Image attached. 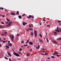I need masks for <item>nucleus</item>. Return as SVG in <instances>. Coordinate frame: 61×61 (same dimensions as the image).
Listing matches in <instances>:
<instances>
[{
  "label": "nucleus",
  "mask_w": 61,
  "mask_h": 61,
  "mask_svg": "<svg viewBox=\"0 0 61 61\" xmlns=\"http://www.w3.org/2000/svg\"><path fill=\"white\" fill-rule=\"evenodd\" d=\"M34 33H35V36L36 37H37V31L36 30H34Z\"/></svg>",
  "instance_id": "nucleus-1"
},
{
  "label": "nucleus",
  "mask_w": 61,
  "mask_h": 61,
  "mask_svg": "<svg viewBox=\"0 0 61 61\" xmlns=\"http://www.w3.org/2000/svg\"><path fill=\"white\" fill-rule=\"evenodd\" d=\"M59 30H56V32H61V29H59Z\"/></svg>",
  "instance_id": "nucleus-2"
},
{
  "label": "nucleus",
  "mask_w": 61,
  "mask_h": 61,
  "mask_svg": "<svg viewBox=\"0 0 61 61\" xmlns=\"http://www.w3.org/2000/svg\"><path fill=\"white\" fill-rule=\"evenodd\" d=\"M14 55H15V56H20V55H19L18 54H13Z\"/></svg>",
  "instance_id": "nucleus-3"
},
{
  "label": "nucleus",
  "mask_w": 61,
  "mask_h": 61,
  "mask_svg": "<svg viewBox=\"0 0 61 61\" xmlns=\"http://www.w3.org/2000/svg\"><path fill=\"white\" fill-rule=\"evenodd\" d=\"M52 42L53 43H54V44H57V42L56 41H53Z\"/></svg>",
  "instance_id": "nucleus-4"
},
{
  "label": "nucleus",
  "mask_w": 61,
  "mask_h": 61,
  "mask_svg": "<svg viewBox=\"0 0 61 61\" xmlns=\"http://www.w3.org/2000/svg\"><path fill=\"white\" fill-rule=\"evenodd\" d=\"M27 24V23H25V22H23L22 23V24L24 26L25 25H26Z\"/></svg>",
  "instance_id": "nucleus-5"
},
{
  "label": "nucleus",
  "mask_w": 61,
  "mask_h": 61,
  "mask_svg": "<svg viewBox=\"0 0 61 61\" xmlns=\"http://www.w3.org/2000/svg\"><path fill=\"white\" fill-rule=\"evenodd\" d=\"M39 40L40 41V42L41 43H44V41H43L42 40H40V39H39Z\"/></svg>",
  "instance_id": "nucleus-6"
},
{
  "label": "nucleus",
  "mask_w": 61,
  "mask_h": 61,
  "mask_svg": "<svg viewBox=\"0 0 61 61\" xmlns=\"http://www.w3.org/2000/svg\"><path fill=\"white\" fill-rule=\"evenodd\" d=\"M8 45L9 46H12V44L10 43H9V44H8Z\"/></svg>",
  "instance_id": "nucleus-7"
},
{
  "label": "nucleus",
  "mask_w": 61,
  "mask_h": 61,
  "mask_svg": "<svg viewBox=\"0 0 61 61\" xmlns=\"http://www.w3.org/2000/svg\"><path fill=\"white\" fill-rule=\"evenodd\" d=\"M14 36L13 35L12 36V37H11V41H13V39H14Z\"/></svg>",
  "instance_id": "nucleus-8"
},
{
  "label": "nucleus",
  "mask_w": 61,
  "mask_h": 61,
  "mask_svg": "<svg viewBox=\"0 0 61 61\" xmlns=\"http://www.w3.org/2000/svg\"><path fill=\"white\" fill-rule=\"evenodd\" d=\"M29 43L30 45H33V42L31 41L29 42Z\"/></svg>",
  "instance_id": "nucleus-9"
},
{
  "label": "nucleus",
  "mask_w": 61,
  "mask_h": 61,
  "mask_svg": "<svg viewBox=\"0 0 61 61\" xmlns=\"http://www.w3.org/2000/svg\"><path fill=\"white\" fill-rule=\"evenodd\" d=\"M31 35V36H33V35H34V34L33 33V32H31L30 33Z\"/></svg>",
  "instance_id": "nucleus-10"
},
{
  "label": "nucleus",
  "mask_w": 61,
  "mask_h": 61,
  "mask_svg": "<svg viewBox=\"0 0 61 61\" xmlns=\"http://www.w3.org/2000/svg\"><path fill=\"white\" fill-rule=\"evenodd\" d=\"M11 14L12 15H15V13H11Z\"/></svg>",
  "instance_id": "nucleus-11"
},
{
  "label": "nucleus",
  "mask_w": 61,
  "mask_h": 61,
  "mask_svg": "<svg viewBox=\"0 0 61 61\" xmlns=\"http://www.w3.org/2000/svg\"><path fill=\"white\" fill-rule=\"evenodd\" d=\"M5 46H6V47H7V48H9V46H8L5 45Z\"/></svg>",
  "instance_id": "nucleus-12"
},
{
  "label": "nucleus",
  "mask_w": 61,
  "mask_h": 61,
  "mask_svg": "<svg viewBox=\"0 0 61 61\" xmlns=\"http://www.w3.org/2000/svg\"><path fill=\"white\" fill-rule=\"evenodd\" d=\"M41 55H46H46H47L48 54H41Z\"/></svg>",
  "instance_id": "nucleus-13"
},
{
  "label": "nucleus",
  "mask_w": 61,
  "mask_h": 61,
  "mask_svg": "<svg viewBox=\"0 0 61 61\" xmlns=\"http://www.w3.org/2000/svg\"><path fill=\"white\" fill-rule=\"evenodd\" d=\"M28 29H29V30H33V29H30L29 28H28Z\"/></svg>",
  "instance_id": "nucleus-14"
},
{
  "label": "nucleus",
  "mask_w": 61,
  "mask_h": 61,
  "mask_svg": "<svg viewBox=\"0 0 61 61\" xmlns=\"http://www.w3.org/2000/svg\"><path fill=\"white\" fill-rule=\"evenodd\" d=\"M30 54H27L26 55L27 56H30Z\"/></svg>",
  "instance_id": "nucleus-15"
},
{
  "label": "nucleus",
  "mask_w": 61,
  "mask_h": 61,
  "mask_svg": "<svg viewBox=\"0 0 61 61\" xmlns=\"http://www.w3.org/2000/svg\"><path fill=\"white\" fill-rule=\"evenodd\" d=\"M28 42H29V40H28L27 41V42H26L25 44H27V43H28Z\"/></svg>",
  "instance_id": "nucleus-16"
},
{
  "label": "nucleus",
  "mask_w": 61,
  "mask_h": 61,
  "mask_svg": "<svg viewBox=\"0 0 61 61\" xmlns=\"http://www.w3.org/2000/svg\"><path fill=\"white\" fill-rule=\"evenodd\" d=\"M18 17L20 19L21 18H22V16H18Z\"/></svg>",
  "instance_id": "nucleus-17"
},
{
  "label": "nucleus",
  "mask_w": 61,
  "mask_h": 61,
  "mask_svg": "<svg viewBox=\"0 0 61 61\" xmlns=\"http://www.w3.org/2000/svg\"><path fill=\"white\" fill-rule=\"evenodd\" d=\"M19 11H17V13H16V14H17V15H19Z\"/></svg>",
  "instance_id": "nucleus-18"
},
{
  "label": "nucleus",
  "mask_w": 61,
  "mask_h": 61,
  "mask_svg": "<svg viewBox=\"0 0 61 61\" xmlns=\"http://www.w3.org/2000/svg\"><path fill=\"white\" fill-rule=\"evenodd\" d=\"M54 53L55 54H58V53L56 51H54Z\"/></svg>",
  "instance_id": "nucleus-19"
},
{
  "label": "nucleus",
  "mask_w": 61,
  "mask_h": 61,
  "mask_svg": "<svg viewBox=\"0 0 61 61\" xmlns=\"http://www.w3.org/2000/svg\"><path fill=\"white\" fill-rule=\"evenodd\" d=\"M40 36L41 37H42V35H41V33H40Z\"/></svg>",
  "instance_id": "nucleus-20"
},
{
  "label": "nucleus",
  "mask_w": 61,
  "mask_h": 61,
  "mask_svg": "<svg viewBox=\"0 0 61 61\" xmlns=\"http://www.w3.org/2000/svg\"><path fill=\"white\" fill-rule=\"evenodd\" d=\"M6 20H7L8 21V22H10V20H9L8 19H7V18L6 19Z\"/></svg>",
  "instance_id": "nucleus-21"
},
{
  "label": "nucleus",
  "mask_w": 61,
  "mask_h": 61,
  "mask_svg": "<svg viewBox=\"0 0 61 61\" xmlns=\"http://www.w3.org/2000/svg\"><path fill=\"white\" fill-rule=\"evenodd\" d=\"M12 23V21H10L9 22V23L10 25H11V24Z\"/></svg>",
  "instance_id": "nucleus-22"
},
{
  "label": "nucleus",
  "mask_w": 61,
  "mask_h": 61,
  "mask_svg": "<svg viewBox=\"0 0 61 61\" xmlns=\"http://www.w3.org/2000/svg\"><path fill=\"white\" fill-rule=\"evenodd\" d=\"M11 25V24L9 23L8 24V26H10Z\"/></svg>",
  "instance_id": "nucleus-23"
},
{
  "label": "nucleus",
  "mask_w": 61,
  "mask_h": 61,
  "mask_svg": "<svg viewBox=\"0 0 61 61\" xmlns=\"http://www.w3.org/2000/svg\"><path fill=\"white\" fill-rule=\"evenodd\" d=\"M0 10H4V9L3 8H0Z\"/></svg>",
  "instance_id": "nucleus-24"
},
{
  "label": "nucleus",
  "mask_w": 61,
  "mask_h": 61,
  "mask_svg": "<svg viewBox=\"0 0 61 61\" xmlns=\"http://www.w3.org/2000/svg\"><path fill=\"white\" fill-rule=\"evenodd\" d=\"M28 46V45L26 44V45H23L24 46Z\"/></svg>",
  "instance_id": "nucleus-25"
},
{
  "label": "nucleus",
  "mask_w": 61,
  "mask_h": 61,
  "mask_svg": "<svg viewBox=\"0 0 61 61\" xmlns=\"http://www.w3.org/2000/svg\"><path fill=\"white\" fill-rule=\"evenodd\" d=\"M5 57V58L6 59H7V60L8 59L6 57Z\"/></svg>",
  "instance_id": "nucleus-26"
},
{
  "label": "nucleus",
  "mask_w": 61,
  "mask_h": 61,
  "mask_svg": "<svg viewBox=\"0 0 61 61\" xmlns=\"http://www.w3.org/2000/svg\"><path fill=\"white\" fill-rule=\"evenodd\" d=\"M46 40L47 41V42H49V41H48V38H46Z\"/></svg>",
  "instance_id": "nucleus-27"
},
{
  "label": "nucleus",
  "mask_w": 61,
  "mask_h": 61,
  "mask_svg": "<svg viewBox=\"0 0 61 61\" xmlns=\"http://www.w3.org/2000/svg\"><path fill=\"white\" fill-rule=\"evenodd\" d=\"M25 14H24L22 15V16H25Z\"/></svg>",
  "instance_id": "nucleus-28"
},
{
  "label": "nucleus",
  "mask_w": 61,
  "mask_h": 61,
  "mask_svg": "<svg viewBox=\"0 0 61 61\" xmlns=\"http://www.w3.org/2000/svg\"><path fill=\"white\" fill-rule=\"evenodd\" d=\"M19 49L20 51H21L22 50V49L21 48H20Z\"/></svg>",
  "instance_id": "nucleus-29"
},
{
  "label": "nucleus",
  "mask_w": 61,
  "mask_h": 61,
  "mask_svg": "<svg viewBox=\"0 0 61 61\" xmlns=\"http://www.w3.org/2000/svg\"><path fill=\"white\" fill-rule=\"evenodd\" d=\"M8 55L9 56H11V55L10 54H8Z\"/></svg>",
  "instance_id": "nucleus-30"
},
{
  "label": "nucleus",
  "mask_w": 61,
  "mask_h": 61,
  "mask_svg": "<svg viewBox=\"0 0 61 61\" xmlns=\"http://www.w3.org/2000/svg\"><path fill=\"white\" fill-rule=\"evenodd\" d=\"M24 41H21V43H24Z\"/></svg>",
  "instance_id": "nucleus-31"
},
{
  "label": "nucleus",
  "mask_w": 61,
  "mask_h": 61,
  "mask_svg": "<svg viewBox=\"0 0 61 61\" xmlns=\"http://www.w3.org/2000/svg\"><path fill=\"white\" fill-rule=\"evenodd\" d=\"M29 18H31V17H32V16H31V15H29Z\"/></svg>",
  "instance_id": "nucleus-32"
},
{
  "label": "nucleus",
  "mask_w": 61,
  "mask_h": 61,
  "mask_svg": "<svg viewBox=\"0 0 61 61\" xmlns=\"http://www.w3.org/2000/svg\"><path fill=\"white\" fill-rule=\"evenodd\" d=\"M50 25H46V27H48V26H50Z\"/></svg>",
  "instance_id": "nucleus-33"
},
{
  "label": "nucleus",
  "mask_w": 61,
  "mask_h": 61,
  "mask_svg": "<svg viewBox=\"0 0 61 61\" xmlns=\"http://www.w3.org/2000/svg\"><path fill=\"white\" fill-rule=\"evenodd\" d=\"M1 36H5V34H1Z\"/></svg>",
  "instance_id": "nucleus-34"
},
{
  "label": "nucleus",
  "mask_w": 61,
  "mask_h": 61,
  "mask_svg": "<svg viewBox=\"0 0 61 61\" xmlns=\"http://www.w3.org/2000/svg\"><path fill=\"white\" fill-rule=\"evenodd\" d=\"M1 23L2 24H4V23L3 22H1Z\"/></svg>",
  "instance_id": "nucleus-35"
},
{
  "label": "nucleus",
  "mask_w": 61,
  "mask_h": 61,
  "mask_svg": "<svg viewBox=\"0 0 61 61\" xmlns=\"http://www.w3.org/2000/svg\"><path fill=\"white\" fill-rule=\"evenodd\" d=\"M58 23H60L61 22V21H58Z\"/></svg>",
  "instance_id": "nucleus-36"
},
{
  "label": "nucleus",
  "mask_w": 61,
  "mask_h": 61,
  "mask_svg": "<svg viewBox=\"0 0 61 61\" xmlns=\"http://www.w3.org/2000/svg\"><path fill=\"white\" fill-rule=\"evenodd\" d=\"M5 34H7V32H5L4 33Z\"/></svg>",
  "instance_id": "nucleus-37"
},
{
  "label": "nucleus",
  "mask_w": 61,
  "mask_h": 61,
  "mask_svg": "<svg viewBox=\"0 0 61 61\" xmlns=\"http://www.w3.org/2000/svg\"><path fill=\"white\" fill-rule=\"evenodd\" d=\"M16 36H17V37H19V34H17V35H16Z\"/></svg>",
  "instance_id": "nucleus-38"
},
{
  "label": "nucleus",
  "mask_w": 61,
  "mask_h": 61,
  "mask_svg": "<svg viewBox=\"0 0 61 61\" xmlns=\"http://www.w3.org/2000/svg\"><path fill=\"white\" fill-rule=\"evenodd\" d=\"M2 17H5V15H2Z\"/></svg>",
  "instance_id": "nucleus-39"
},
{
  "label": "nucleus",
  "mask_w": 61,
  "mask_h": 61,
  "mask_svg": "<svg viewBox=\"0 0 61 61\" xmlns=\"http://www.w3.org/2000/svg\"><path fill=\"white\" fill-rule=\"evenodd\" d=\"M54 33L55 34H57V33L56 32H54Z\"/></svg>",
  "instance_id": "nucleus-40"
},
{
  "label": "nucleus",
  "mask_w": 61,
  "mask_h": 61,
  "mask_svg": "<svg viewBox=\"0 0 61 61\" xmlns=\"http://www.w3.org/2000/svg\"><path fill=\"white\" fill-rule=\"evenodd\" d=\"M9 60L10 61H12V60H11V59L10 58H9Z\"/></svg>",
  "instance_id": "nucleus-41"
},
{
  "label": "nucleus",
  "mask_w": 61,
  "mask_h": 61,
  "mask_svg": "<svg viewBox=\"0 0 61 61\" xmlns=\"http://www.w3.org/2000/svg\"><path fill=\"white\" fill-rule=\"evenodd\" d=\"M5 23H6V24H8V22H7V21H6L5 22Z\"/></svg>",
  "instance_id": "nucleus-42"
},
{
  "label": "nucleus",
  "mask_w": 61,
  "mask_h": 61,
  "mask_svg": "<svg viewBox=\"0 0 61 61\" xmlns=\"http://www.w3.org/2000/svg\"><path fill=\"white\" fill-rule=\"evenodd\" d=\"M51 58H55V57L54 56H51Z\"/></svg>",
  "instance_id": "nucleus-43"
},
{
  "label": "nucleus",
  "mask_w": 61,
  "mask_h": 61,
  "mask_svg": "<svg viewBox=\"0 0 61 61\" xmlns=\"http://www.w3.org/2000/svg\"><path fill=\"white\" fill-rule=\"evenodd\" d=\"M3 26H0V28H3Z\"/></svg>",
  "instance_id": "nucleus-44"
},
{
  "label": "nucleus",
  "mask_w": 61,
  "mask_h": 61,
  "mask_svg": "<svg viewBox=\"0 0 61 61\" xmlns=\"http://www.w3.org/2000/svg\"><path fill=\"white\" fill-rule=\"evenodd\" d=\"M38 47L39 48H40L39 47H40V45H38Z\"/></svg>",
  "instance_id": "nucleus-45"
},
{
  "label": "nucleus",
  "mask_w": 61,
  "mask_h": 61,
  "mask_svg": "<svg viewBox=\"0 0 61 61\" xmlns=\"http://www.w3.org/2000/svg\"><path fill=\"white\" fill-rule=\"evenodd\" d=\"M5 41H3V42H2L3 43H5Z\"/></svg>",
  "instance_id": "nucleus-46"
},
{
  "label": "nucleus",
  "mask_w": 61,
  "mask_h": 61,
  "mask_svg": "<svg viewBox=\"0 0 61 61\" xmlns=\"http://www.w3.org/2000/svg\"><path fill=\"white\" fill-rule=\"evenodd\" d=\"M31 18H34V17L33 16H31Z\"/></svg>",
  "instance_id": "nucleus-47"
},
{
  "label": "nucleus",
  "mask_w": 61,
  "mask_h": 61,
  "mask_svg": "<svg viewBox=\"0 0 61 61\" xmlns=\"http://www.w3.org/2000/svg\"><path fill=\"white\" fill-rule=\"evenodd\" d=\"M29 27H31V26L30 25H29Z\"/></svg>",
  "instance_id": "nucleus-48"
},
{
  "label": "nucleus",
  "mask_w": 61,
  "mask_h": 61,
  "mask_svg": "<svg viewBox=\"0 0 61 61\" xmlns=\"http://www.w3.org/2000/svg\"><path fill=\"white\" fill-rule=\"evenodd\" d=\"M4 40H6V39L5 38H4Z\"/></svg>",
  "instance_id": "nucleus-49"
},
{
  "label": "nucleus",
  "mask_w": 61,
  "mask_h": 61,
  "mask_svg": "<svg viewBox=\"0 0 61 61\" xmlns=\"http://www.w3.org/2000/svg\"><path fill=\"white\" fill-rule=\"evenodd\" d=\"M53 54L54 55H56V54Z\"/></svg>",
  "instance_id": "nucleus-50"
},
{
  "label": "nucleus",
  "mask_w": 61,
  "mask_h": 61,
  "mask_svg": "<svg viewBox=\"0 0 61 61\" xmlns=\"http://www.w3.org/2000/svg\"><path fill=\"white\" fill-rule=\"evenodd\" d=\"M3 41L2 40H0V42H3Z\"/></svg>",
  "instance_id": "nucleus-51"
},
{
  "label": "nucleus",
  "mask_w": 61,
  "mask_h": 61,
  "mask_svg": "<svg viewBox=\"0 0 61 61\" xmlns=\"http://www.w3.org/2000/svg\"><path fill=\"white\" fill-rule=\"evenodd\" d=\"M36 49H39V48H38V47H36Z\"/></svg>",
  "instance_id": "nucleus-52"
},
{
  "label": "nucleus",
  "mask_w": 61,
  "mask_h": 61,
  "mask_svg": "<svg viewBox=\"0 0 61 61\" xmlns=\"http://www.w3.org/2000/svg\"><path fill=\"white\" fill-rule=\"evenodd\" d=\"M47 58L48 59H50V57H48Z\"/></svg>",
  "instance_id": "nucleus-53"
},
{
  "label": "nucleus",
  "mask_w": 61,
  "mask_h": 61,
  "mask_svg": "<svg viewBox=\"0 0 61 61\" xmlns=\"http://www.w3.org/2000/svg\"><path fill=\"white\" fill-rule=\"evenodd\" d=\"M2 46V45H1V44H0V46L1 47V46Z\"/></svg>",
  "instance_id": "nucleus-54"
},
{
  "label": "nucleus",
  "mask_w": 61,
  "mask_h": 61,
  "mask_svg": "<svg viewBox=\"0 0 61 61\" xmlns=\"http://www.w3.org/2000/svg\"><path fill=\"white\" fill-rule=\"evenodd\" d=\"M27 18H29V17L27 16Z\"/></svg>",
  "instance_id": "nucleus-55"
},
{
  "label": "nucleus",
  "mask_w": 61,
  "mask_h": 61,
  "mask_svg": "<svg viewBox=\"0 0 61 61\" xmlns=\"http://www.w3.org/2000/svg\"><path fill=\"white\" fill-rule=\"evenodd\" d=\"M29 48V46H28L27 47V48L28 49V48Z\"/></svg>",
  "instance_id": "nucleus-56"
},
{
  "label": "nucleus",
  "mask_w": 61,
  "mask_h": 61,
  "mask_svg": "<svg viewBox=\"0 0 61 61\" xmlns=\"http://www.w3.org/2000/svg\"><path fill=\"white\" fill-rule=\"evenodd\" d=\"M56 56H58V57H59V55H57Z\"/></svg>",
  "instance_id": "nucleus-57"
},
{
  "label": "nucleus",
  "mask_w": 61,
  "mask_h": 61,
  "mask_svg": "<svg viewBox=\"0 0 61 61\" xmlns=\"http://www.w3.org/2000/svg\"><path fill=\"white\" fill-rule=\"evenodd\" d=\"M30 51H32V50L31 49H30Z\"/></svg>",
  "instance_id": "nucleus-58"
},
{
  "label": "nucleus",
  "mask_w": 61,
  "mask_h": 61,
  "mask_svg": "<svg viewBox=\"0 0 61 61\" xmlns=\"http://www.w3.org/2000/svg\"><path fill=\"white\" fill-rule=\"evenodd\" d=\"M57 40H59V38H58Z\"/></svg>",
  "instance_id": "nucleus-59"
},
{
  "label": "nucleus",
  "mask_w": 61,
  "mask_h": 61,
  "mask_svg": "<svg viewBox=\"0 0 61 61\" xmlns=\"http://www.w3.org/2000/svg\"><path fill=\"white\" fill-rule=\"evenodd\" d=\"M9 37H10V38H11V35H10Z\"/></svg>",
  "instance_id": "nucleus-60"
},
{
  "label": "nucleus",
  "mask_w": 61,
  "mask_h": 61,
  "mask_svg": "<svg viewBox=\"0 0 61 61\" xmlns=\"http://www.w3.org/2000/svg\"><path fill=\"white\" fill-rule=\"evenodd\" d=\"M40 25H42V23H40Z\"/></svg>",
  "instance_id": "nucleus-61"
},
{
  "label": "nucleus",
  "mask_w": 61,
  "mask_h": 61,
  "mask_svg": "<svg viewBox=\"0 0 61 61\" xmlns=\"http://www.w3.org/2000/svg\"><path fill=\"white\" fill-rule=\"evenodd\" d=\"M10 41H8V43H10Z\"/></svg>",
  "instance_id": "nucleus-62"
},
{
  "label": "nucleus",
  "mask_w": 61,
  "mask_h": 61,
  "mask_svg": "<svg viewBox=\"0 0 61 61\" xmlns=\"http://www.w3.org/2000/svg\"><path fill=\"white\" fill-rule=\"evenodd\" d=\"M13 54H17V53H15V52H14L13 53Z\"/></svg>",
  "instance_id": "nucleus-63"
},
{
  "label": "nucleus",
  "mask_w": 61,
  "mask_h": 61,
  "mask_svg": "<svg viewBox=\"0 0 61 61\" xmlns=\"http://www.w3.org/2000/svg\"><path fill=\"white\" fill-rule=\"evenodd\" d=\"M18 54H21V52H18Z\"/></svg>",
  "instance_id": "nucleus-64"
}]
</instances>
